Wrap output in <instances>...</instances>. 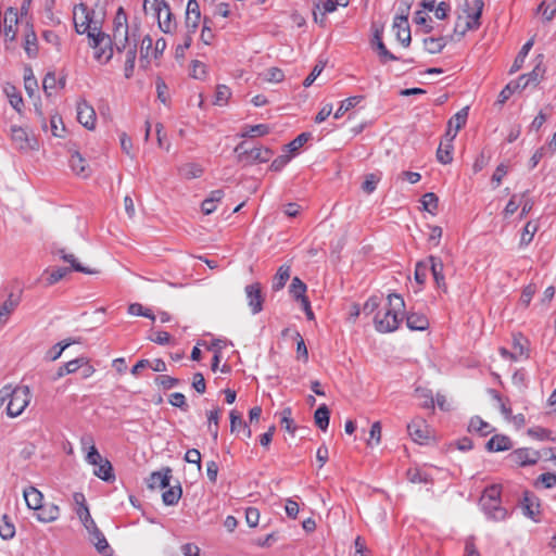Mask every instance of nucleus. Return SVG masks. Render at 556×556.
Here are the masks:
<instances>
[{
    "mask_svg": "<svg viewBox=\"0 0 556 556\" xmlns=\"http://www.w3.org/2000/svg\"><path fill=\"white\" fill-rule=\"evenodd\" d=\"M502 488L492 484L484 489L480 497V506L488 519L503 521L508 517V511L501 503Z\"/></svg>",
    "mask_w": 556,
    "mask_h": 556,
    "instance_id": "3",
    "label": "nucleus"
},
{
    "mask_svg": "<svg viewBox=\"0 0 556 556\" xmlns=\"http://www.w3.org/2000/svg\"><path fill=\"white\" fill-rule=\"evenodd\" d=\"M468 430L477 432L482 437H485L489 433H491L492 428L488 422L482 420L480 417L476 416L470 419Z\"/></svg>",
    "mask_w": 556,
    "mask_h": 556,
    "instance_id": "42",
    "label": "nucleus"
},
{
    "mask_svg": "<svg viewBox=\"0 0 556 556\" xmlns=\"http://www.w3.org/2000/svg\"><path fill=\"white\" fill-rule=\"evenodd\" d=\"M11 139L15 148L18 150H28L30 148L27 132L20 126L11 127Z\"/></svg>",
    "mask_w": 556,
    "mask_h": 556,
    "instance_id": "27",
    "label": "nucleus"
},
{
    "mask_svg": "<svg viewBox=\"0 0 556 556\" xmlns=\"http://www.w3.org/2000/svg\"><path fill=\"white\" fill-rule=\"evenodd\" d=\"M446 42L445 37H428L424 39L425 49L431 54L440 53L446 46Z\"/></svg>",
    "mask_w": 556,
    "mask_h": 556,
    "instance_id": "39",
    "label": "nucleus"
},
{
    "mask_svg": "<svg viewBox=\"0 0 556 556\" xmlns=\"http://www.w3.org/2000/svg\"><path fill=\"white\" fill-rule=\"evenodd\" d=\"M77 121L87 129L92 130L96 127L97 115L93 106L81 99L76 104Z\"/></svg>",
    "mask_w": 556,
    "mask_h": 556,
    "instance_id": "12",
    "label": "nucleus"
},
{
    "mask_svg": "<svg viewBox=\"0 0 556 556\" xmlns=\"http://www.w3.org/2000/svg\"><path fill=\"white\" fill-rule=\"evenodd\" d=\"M167 2L165 0H143V11L152 13L154 16L162 15V11L166 10Z\"/></svg>",
    "mask_w": 556,
    "mask_h": 556,
    "instance_id": "45",
    "label": "nucleus"
},
{
    "mask_svg": "<svg viewBox=\"0 0 556 556\" xmlns=\"http://www.w3.org/2000/svg\"><path fill=\"white\" fill-rule=\"evenodd\" d=\"M468 113H469L468 106L460 109L456 114H454L450 118V121L447 123L450 128H453L454 130L459 131L466 125V122L468 118Z\"/></svg>",
    "mask_w": 556,
    "mask_h": 556,
    "instance_id": "40",
    "label": "nucleus"
},
{
    "mask_svg": "<svg viewBox=\"0 0 556 556\" xmlns=\"http://www.w3.org/2000/svg\"><path fill=\"white\" fill-rule=\"evenodd\" d=\"M114 40L115 47L118 52L122 49H125L128 43V25H127V15L123 8L117 10L115 21H114Z\"/></svg>",
    "mask_w": 556,
    "mask_h": 556,
    "instance_id": "8",
    "label": "nucleus"
},
{
    "mask_svg": "<svg viewBox=\"0 0 556 556\" xmlns=\"http://www.w3.org/2000/svg\"><path fill=\"white\" fill-rule=\"evenodd\" d=\"M533 46V40H528L523 46L522 48L520 49V51L518 52L511 67H510V73H515L517 71H519L523 63H525V60L529 53V51L531 50Z\"/></svg>",
    "mask_w": 556,
    "mask_h": 556,
    "instance_id": "43",
    "label": "nucleus"
},
{
    "mask_svg": "<svg viewBox=\"0 0 556 556\" xmlns=\"http://www.w3.org/2000/svg\"><path fill=\"white\" fill-rule=\"evenodd\" d=\"M20 299L10 293L8 299L0 305V327H3L11 314L17 308Z\"/></svg>",
    "mask_w": 556,
    "mask_h": 556,
    "instance_id": "22",
    "label": "nucleus"
},
{
    "mask_svg": "<svg viewBox=\"0 0 556 556\" xmlns=\"http://www.w3.org/2000/svg\"><path fill=\"white\" fill-rule=\"evenodd\" d=\"M281 426L290 433H294L295 427L293 426L292 410L290 407H286L281 412Z\"/></svg>",
    "mask_w": 556,
    "mask_h": 556,
    "instance_id": "63",
    "label": "nucleus"
},
{
    "mask_svg": "<svg viewBox=\"0 0 556 556\" xmlns=\"http://www.w3.org/2000/svg\"><path fill=\"white\" fill-rule=\"evenodd\" d=\"M413 0H402L403 9L400 8L401 13L393 20V29L395 30L396 39L404 46L408 47L412 41L410 28L408 24V12Z\"/></svg>",
    "mask_w": 556,
    "mask_h": 556,
    "instance_id": "6",
    "label": "nucleus"
},
{
    "mask_svg": "<svg viewBox=\"0 0 556 556\" xmlns=\"http://www.w3.org/2000/svg\"><path fill=\"white\" fill-rule=\"evenodd\" d=\"M416 395L419 399H422L421 406L424 408H433L434 407V400L432 396V392L425 388H417L416 389Z\"/></svg>",
    "mask_w": 556,
    "mask_h": 556,
    "instance_id": "58",
    "label": "nucleus"
},
{
    "mask_svg": "<svg viewBox=\"0 0 556 556\" xmlns=\"http://www.w3.org/2000/svg\"><path fill=\"white\" fill-rule=\"evenodd\" d=\"M74 500L77 504H79V507L76 510V514L80 521L83 522L84 527L88 532L91 530H94L97 528V525L94 520L92 519L88 506L85 504V497L81 493H75Z\"/></svg>",
    "mask_w": 556,
    "mask_h": 556,
    "instance_id": "18",
    "label": "nucleus"
},
{
    "mask_svg": "<svg viewBox=\"0 0 556 556\" xmlns=\"http://www.w3.org/2000/svg\"><path fill=\"white\" fill-rule=\"evenodd\" d=\"M248 306L253 315H256L263 311L264 295L262 293V287L260 282L248 285L244 288Z\"/></svg>",
    "mask_w": 556,
    "mask_h": 556,
    "instance_id": "11",
    "label": "nucleus"
},
{
    "mask_svg": "<svg viewBox=\"0 0 556 556\" xmlns=\"http://www.w3.org/2000/svg\"><path fill=\"white\" fill-rule=\"evenodd\" d=\"M225 193L222 189L211 191L210 195L202 202L201 208L205 215H210L216 211L217 203L220 202Z\"/></svg>",
    "mask_w": 556,
    "mask_h": 556,
    "instance_id": "29",
    "label": "nucleus"
},
{
    "mask_svg": "<svg viewBox=\"0 0 556 556\" xmlns=\"http://www.w3.org/2000/svg\"><path fill=\"white\" fill-rule=\"evenodd\" d=\"M513 447L511 440L507 435L495 434L486 442L489 452H503Z\"/></svg>",
    "mask_w": 556,
    "mask_h": 556,
    "instance_id": "25",
    "label": "nucleus"
},
{
    "mask_svg": "<svg viewBox=\"0 0 556 556\" xmlns=\"http://www.w3.org/2000/svg\"><path fill=\"white\" fill-rule=\"evenodd\" d=\"M157 22L160 29L165 33L169 34L175 28L176 24L173 21V13L170 12V8L167 4L166 10L162 11V15H157Z\"/></svg>",
    "mask_w": 556,
    "mask_h": 556,
    "instance_id": "33",
    "label": "nucleus"
},
{
    "mask_svg": "<svg viewBox=\"0 0 556 556\" xmlns=\"http://www.w3.org/2000/svg\"><path fill=\"white\" fill-rule=\"evenodd\" d=\"M64 85L65 79H58L53 72L47 73L42 80V88L48 97L53 96L58 88H62Z\"/></svg>",
    "mask_w": 556,
    "mask_h": 556,
    "instance_id": "28",
    "label": "nucleus"
},
{
    "mask_svg": "<svg viewBox=\"0 0 556 556\" xmlns=\"http://www.w3.org/2000/svg\"><path fill=\"white\" fill-rule=\"evenodd\" d=\"M178 172L186 179H194L202 176L203 167L197 163H186L178 167Z\"/></svg>",
    "mask_w": 556,
    "mask_h": 556,
    "instance_id": "34",
    "label": "nucleus"
},
{
    "mask_svg": "<svg viewBox=\"0 0 556 556\" xmlns=\"http://www.w3.org/2000/svg\"><path fill=\"white\" fill-rule=\"evenodd\" d=\"M92 14H93V12H89L86 4L80 3L78 5H75L74 11H73V21H74L75 30L78 34H80V35L87 34V36H88L89 33L92 31V28H93V26H91V22H92L91 15Z\"/></svg>",
    "mask_w": 556,
    "mask_h": 556,
    "instance_id": "10",
    "label": "nucleus"
},
{
    "mask_svg": "<svg viewBox=\"0 0 556 556\" xmlns=\"http://www.w3.org/2000/svg\"><path fill=\"white\" fill-rule=\"evenodd\" d=\"M60 254V257L66 262V263H70L71 264V269L72 270H75V271H79V273H84V274H96L97 271L96 270H92L88 267H85L83 266L77 260L76 257L74 256V254H71V253H66L64 250H60L59 252Z\"/></svg>",
    "mask_w": 556,
    "mask_h": 556,
    "instance_id": "38",
    "label": "nucleus"
},
{
    "mask_svg": "<svg viewBox=\"0 0 556 556\" xmlns=\"http://www.w3.org/2000/svg\"><path fill=\"white\" fill-rule=\"evenodd\" d=\"M50 127L51 132L54 137H63V132L65 131V127L62 121V117L59 115H53L50 118Z\"/></svg>",
    "mask_w": 556,
    "mask_h": 556,
    "instance_id": "62",
    "label": "nucleus"
},
{
    "mask_svg": "<svg viewBox=\"0 0 556 556\" xmlns=\"http://www.w3.org/2000/svg\"><path fill=\"white\" fill-rule=\"evenodd\" d=\"M427 261L429 265V270L432 274L437 288L441 289L443 292H446L447 286L444 276V264L442 260L438 256L430 255L427 258Z\"/></svg>",
    "mask_w": 556,
    "mask_h": 556,
    "instance_id": "13",
    "label": "nucleus"
},
{
    "mask_svg": "<svg viewBox=\"0 0 556 556\" xmlns=\"http://www.w3.org/2000/svg\"><path fill=\"white\" fill-rule=\"evenodd\" d=\"M406 326L414 331H424L428 329L429 320L426 315L412 312L406 316Z\"/></svg>",
    "mask_w": 556,
    "mask_h": 556,
    "instance_id": "26",
    "label": "nucleus"
},
{
    "mask_svg": "<svg viewBox=\"0 0 556 556\" xmlns=\"http://www.w3.org/2000/svg\"><path fill=\"white\" fill-rule=\"evenodd\" d=\"M538 231V225L533 222H528L526 226L523 227L521 238H520V245L526 247L528 245L532 240Z\"/></svg>",
    "mask_w": 556,
    "mask_h": 556,
    "instance_id": "55",
    "label": "nucleus"
},
{
    "mask_svg": "<svg viewBox=\"0 0 556 556\" xmlns=\"http://www.w3.org/2000/svg\"><path fill=\"white\" fill-rule=\"evenodd\" d=\"M404 308V299L397 293H390L388 295L387 306L374 317L375 329L381 333L395 331L403 319L402 314Z\"/></svg>",
    "mask_w": 556,
    "mask_h": 556,
    "instance_id": "1",
    "label": "nucleus"
},
{
    "mask_svg": "<svg viewBox=\"0 0 556 556\" xmlns=\"http://www.w3.org/2000/svg\"><path fill=\"white\" fill-rule=\"evenodd\" d=\"M86 363V357H77L75 359H72L65 363L62 367H60L58 375L61 377L65 374H74Z\"/></svg>",
    "mask_w": 556,
    "mask_h": 556,
    "instance_id": "50",
    "label": "nucleus"
},
{
    "mask_svg": "<svg viewBox=\"0 0 556 556\" xmlns=\"http://www.w3.org/2000/svg\"><path fill=\"white\" fill-rule=\"evenodd\" d=\"M231 96L230 89L226 85H218L215 93V104H225Z\"/></svg>",
    "mask_w": 556,
    "mask_h": 556,
    "instance_id": "64",
    "label": "nucleus"
},
{
    "mask_svg": "<svg viewBox=\"0 0 556 556\" xmlns=\"http://www.w3.org/2000/svg\"><path fill=\"white\" fill-rule=\"evenodd\" d=\"M172 478V469L169 467L162 468L159 471H154L148 479L149 488L151 489H164L169 485Z\"/></svg>",
    "mask_w": 556,
    "mask_h": 556,
    "instance_id": "20",
    "label": "nucleus"
},
{
    "mask_svg": "<svg viewBox=\"0 0 556 556\" xmlns=\"http://www.w3.org/2000/svg\"><path fill=\"white\" fill-rule=\"evenodd\" d=\"M421 204L425 211L435 215L439 204V198L433 192H428L422 195Z\"/></svg>",
    "mask_w": 556,
    "mask_h": 556,
    "instance_id": "52",
    "label": "nucleus"
},
{
    "mask_svg": "<svg viewBox=\"0 0 556 556\" xmlns=\"http://www.w3.org/2000/svg\"><path fill=\"white\" fill-rule=\"evenodd\" d=\"M362 100H363L362 96L350 97V98L343 100L341 102L340 106L338 108V110L334 112L333 117L336 119L341 118L349 110L354 108Z\"/></svg>",
    "mask_w": 556,
    "mask_h": 556,
    "instance_id": "46",
    "label": "nucleus"
},
{
    "mask_svg": "<svg viewBox=\"0 0 556 556\" xmlns=\"http://www.w3.org/2000/svg\"><path fill=\"white\" fill-rule=\"evenodd\" d=\"M428 270H429V265H428L427 260L418 262L415 267L416 282H418L419 285H424L427 279Z\"/></svg>",
    "mask_w": 556,
    "mask_h": 556,
    "instance_id": "57",
    "label": "nucleus"
},
{
    "mask_svg": "<svg viewBox=\"0 0 556 556\" xmlns=\"http://www.w3.org/2000/svg\"><path fill=\"white\" fill-rule=\"evenodd\" d=\"M15 535V526L8 515H3L0 520V536L3 540H11Z\"/></svg>",
    "mask_w": 556,
    "mask_h": 556,
    "instance_id": "47",
    "label": "nucleus"
},
{
    "mask_svg": "<svg viewBox=\"0 0 556 556\" xmlns=\"http://www.w3.org/2000/svg\"><path fill=\"white\" fill-rule=\"evenodd\" d=\"M89 533L90 541L94 544L96 548L103 553L109 548V543L104 536V534L97 527L94 530H91Z\"/></svg>",
    "mask_w": 556,
    "mask_h": 556,
    "instance_id": "49",
    "label": "nucleus"
},
{
    "mask_svg": "<svg viewBox=\"0 0 556 556\" xmlns=\"http://www.w3.org/2000/svg\"><path fill=\"white\" fill-rule=\"evenodd\" d=\"M407 431L414 442L418 444H425L429 439V430L424 419H413L407 425Z\"/></svg>",
    "mask_w": 556,
    "mask_h": 556,
    "instance_id": "14",
    "label": "nucleus"
},
{
    "mask_svg": "<svg viewBox=\"0 0 556 556\" xmlns=\"http://www.w3.org/2000/svg\"><path fill=\"white\" fill-rule=\"evenodd\" d=\"M168 403L175 407L180 408L182 412H187L189 409L186 396L180 392L172 393L168 397Z\"/></svg>",
    "mask_w": 556,
    "mask_h": 556,
    "instance_id": "59",
    "label": "nucleus"
},
{
    "mask_svg": "<svg viewBox=\"0 0 556 556\" xmlns=\"http://www.w3.org/2000/svg\"><path fill=\"white\" fill-rule=\"evenodd\" d=\"M186 24L187 27H191L192 31H194L200 23L201 11L200 4L197 0H189L187 3V12H186Z\"/></svg>",
    "mask_w": 556,
    "mask_h": 556,
    "instance_id": "23",
    "label": "nucleus"
},
{
    "mask_svg": "<svg viewBox=\"0 0 556 556\" xmlns=\"http://www.w3.org/2000/svg\"><path fill=\"white\" fill-rule=\"evenodd\" d=\"M229 418H230V431L231 432H235L239 428H242L243 430H245L247 437L248 438L251 437V430L248 427V425L243 421V419L239 413H237L236 410H231L229 414Z\"/></svg>",
    "mask_w": 556,
    "mask_h": 556,
    "instance_id": "51",
    "label": "nucleus"
},
{
    "mask_svg": "<svg viewBox=\"0 0 556 556\" xmlns=\"http://www.w3.org/2000/svg\"><path fill=\"white\" fill-rule=\"evenodd\" d=\"M18 23V12L16 9L9 8L3 17V35L7 41H13L16 37V26Z\"/></svg>",
    "mask_w": 556,
    "mask_h": 556,
    "instance_id": "17",
    "label": "nucleus"
},
{
    "mask_svg": "<svg viewBox=\"0 0 556 556\" xmlns=\"http://www.w3.org/2000/svg\"><path fill=\"white\" fill-rule=\"evenodd\" d=\"M128 313L134 316H143V317L150 318L151 320L155 319L154 314L150 309L144 308L139 303L130 304L128 307Z\"/></svg>",
    "mask_w": 556,
    "mask_h": 556,
    "instance_id": "60",
    "label": "nucleus"
},
{
    "mask_svg": "<svg viewBox=\"0 0 556 556\" xmlns=\"http://www.w3.org/2000/svg\"><path fill=\"white\" fill-rule=\"evenodd\" d=\"M68 164L71 169L76 175L81 176L84 178L90 175V168L88 166V163L78 151H73L71 153Z\"/></svg>",
    "mask_w": 556,
    "mask_h": 556,
    "instance_id": "21",
    "label": "nucleus"
},
{
    "mask_svg": "<svg viewBox=\"0 0 556 556\" xmlns=\"http://www.w3.org/2000/svg\"><path fill=\"white\" fill-rule=\"evenodd\" d=\"M306 285L298 277H294L290 285V293L296 300H302V298H306Z\"/></svg>",
    "mask_w": 556,
    "mask_h": 556,
    "instance_id": "56",
    "label": "nucleus"
},
{
    "mask_svg": "<svg viewBox=\"0 0 556 556\" xmlns=\"http://www.w3.org/2000/svg\"><path fill=\"white\" fill-rule=\"evenodd\" d=\"M36 519L43 523H50L60 518V507L53 503H42L36 510Z\"/></svg>",
    "mask_w": 556,
    "mask_h": 556,
    "instance_id": "19",
    "label": "nucleus"
},
{
    "mask_svg": "<svg viewBox=\"0 0 556 556\" xmlns=\"http://www.w3.org/2000/svg\"><path fill=\"white\" fill-rule=\"evenodd\" d=\"M155 383L164 390H169L178 386L179 379L167 375H161L155 378Z\"/></svg>",
    "mask_w": 556,
    "mask_h": 556,
    "instance_id": "61",
    "label": "nucleus"
},
{
    "mask_svg": "<svg viewBox=\"0 0 556 556\" xmlns=\"http://www.w3.org/2000/svg\"><path fill=\"white\" fill-rule=\"evenodd\" d=\"M80 444L83 451L86 452L85 459L89 465L98 466V464L104 459L96 447L92 435H83L80 439Z\"/></svg>",
    "mask_w": 556,
    "mask_h": 556,
    "instance_id": "16",
    "label": "nucleus"
},
{
    "mask_svg": "<svg viewBox=\"0 0 556 556\" xmlns=\"http://www.w3.org/2000/svg\"><path fill=\"white\" fill-rule=\"evenodd\" d=\"M89 46L93 49V58L100 64H106L113 56V41L99 27L93 26L88 35Z\"/></svg>",
    "mask_w": 556,
    "mask_h": 556,
    "instance_id": "4",
    "label": "nucleus"
},
{
    "mask_svg": "<svg viewBox=\"0 0 556 556\" xmlns=\"http://www.w3.org/2000/svg\"><path fill=\"white\" fill-rule=\"evenodd\" d=\"M269 132V126L266 124H257L252 126H247L244 131L241 134V137H260L265 136Z\"/></svg>",
    "mask_w": 556,
    "mask_h": 556,
    "instance_id": "53",
    "label": "nucleus"
},
{
    "mask_svg": "<svg viewBox=\"0 0 556 556\" xmlns=\"http://www.w3.org/2000/svg\"><path fill=\"white\" fill-rule=\"evenodd\" d=\"M237 161L242 166H251L257 163H266L273 156V151L265 147H254L247 149L244 142H240L235 148Z\"/></svg>",
    "mask_w": 556,
    "mask_h": 556,
    "instance_id": "5",
    "label": "nucleus"
},
{
    "mask_svg": "<svg viewBox=\"0 0 556 556\" xmlns=\"http://www.w3.org/2000/svg\"><path fill=\"white\" fill-rule=\"evenodd\" d=\"M31 399L29 387L10 384L4 386L0 390V402L1 405L7 403V414L10 417L20 416L25 408L28 406Z\"/></svg>",
    "mask_w": 556,
    "mask_h": 556,
    "instance_id": "2",
    "label": "nucleus"
},
{
    "mask_svg": "<svg viewBox=\"0 0 556 556\" xmlns=\"http://www.w3.org/2000/svg\"><path fill=\"white\" fill-rule=\"evenodd\" d=\"M24 50L28 58L34 59L38 55V40L34 29L30 27L24 37Z\"/></svg>",
    "mask_w": 556,
    "mask_h": 556,
    "instance_id": "32",
    "label": "nucleus"
},
{
    "mask_svg": "<svg viewBox=\"0 0 556 556\" xmlns=\"http://www.w3.org/2000/svg\"><path fill=\"white\" fill-rule=\"evenodd\" d=\"M375 39L377 41L376 46H377V51H378V54H379V58H380V61L382 63H387L389 61H396L399 60V58L396 55H394L393 53H391L386 45L383 43L380 35L378 31H376L375 34Z\"/></svg>",
    "mask_w": 556,
    "mask_h": 556,
    "instance_id": "44",
    "label": "nucleus"
},
{
    "mask_svg": "<svg viewBox=\"0 0 556 556\" xmlns=\"http://www.w3.org/2000/svg\"><path fill=\"white\" fill-rule=\"evenodd\" d=\"M181 494L182 490L180 485L170 486L162 495L163 503L168 506L176 505L180 500Z\"/></svg>",
    "mask_w": 556,
    "mask_h": 556,
    "instance_id": "48",
    "label": "nucleus"
},
{
    "mask_svg": "<svg viewBox=\"0 0 556 556\" xmlns=\"http://www.w3.org/2000/svg\"><path fill=\"white\" fill-rule=\"evenodd\" d=\"M509 457L516 465L525 467L536 464L540 459V454L534 450L523 447L515 450Z\"/></svg>",
    "mask_w": 556,
    "mask_h": 556,
    "instance_id": "15",
    "label": "nucleus"
},
{
    "mask_svg": "<svg viewBox=\"0 0 556 556\" xmlns=\"http://www.w3.org/2000/svg\"><path fill=\"white\" fill-rule=\"evenodd\" d=\"M520 507L522 509V514L531 519L534 522H541L542 520V511H541V503L536 495H534L530 491H525L522 494V500L520 502Z\"/></svg>",
    "mask_w": 556,
    "mask_h": 556,
    "instance_id": "9",
    "label": "nucleus"
},
{
    "mask_svg": "<svg viewBox=\"0 0 556 556\" xmlns=\"http://www.w3.org/2000/svg\"><path fill=\"white\" fill-rule=\"evenodd\" d=\"M124 50H126L125 68H124L125 77L130 78L132 76L134 70H135V63H136V58H137V45L136 43L129 45V42H128Z\"/></svg>",
    "mask_w": 556,
    "mask_h": 556,
    "instance_id": "31",
    "label": "nucleus"
},
{
    "mask_svg": "<svg viewBox=\"0 0 556 556\" xmlns=\"http://www.w3.org/2000/svg\"><path fill=\"white\" fill-rule=\"evenodd\" d=\"M484 2L482 0H473L472 3L466 1L464 13L466 14V21L464 27L460 30V37L469 30H476L480 27V18L483 12Z\"/></svg>",
    "mask_w": 556,
    "mask_h": 556,
    "instance_id": "7",
    "label": "nucleus"
},
{
    "mask_svg": "<svg viewBox=\"0 0 556 556\" xmlns=\"http://www.w3.org/2000/svg\"><path fill=\"white\" fill-rule=\"evenodd\" d=\"M93 475L105 482L115 480L113 466L109 459H103L98 466H94Z\"/></svg>",
    "mask_w": 556,
    "mask_h": 556,
    "instance_id": "30",
    "label": "nucleus"
},
{
    "mask_svg": "<svg viewBox=\"0 0 556 556\" xmlns=\"http://www.w3.org/2000/svg\"><path fill=\"white\" fill-rule=\"evenodd\" d=\"M526 340H523V338L521 336L519 337H514V342H513V352H514V356H513V362H518V361H521L523 358H528V349L526 348Z\"/></svg>",
    "mask_w": 556,
    "mask_h": 556,
    "instance_id": "41",
    "label": "nucleus"
},
{
    "mask_svg": "<svg viewBox=\"0 0 556 556\" xmlns=\"http://www.w3.org/2000/svg\"><path fill=\"white\" fill-rule=\"evenodd\" d=\"M330 410L326 404H321L314 414V420L316 426L321 430L326 431L329 426Z\"/></svg>",
    "mask_w": 556,
    "mask_h": 556,
    "instance_id": "35",
    "label": "nucleus"
},
{
    "mask_svg": "<svg viewBox=\"0 0 556 556\" xmlns=\"http://www.w3.org/2000/svg\"><path fill=\"white\" fill-rule=\"evenodd\" d=\"M453 143L441 141L437 150V159L441 164H450L453 161Z\"/></svg>",
    "mask_w": 556,
    "mask_h": 556,
    "instance_id": "36",
    "label": "nucleus"
},
{
    "mask_svg": "<svg viewBox=\"0 0 556 556\" xmlns=\"http://www.w3.org/2000/svg\"><path fill=\"white\" fill-rule=\"evenodd\" d=\"M23 495L27 507L31 510H36L43 503V494L33 485L25 488Z\"/></svg>",
    "mask_w": 556,
    "mask_h": 556,
    "instance_id": "24",
    "label": "nucleus"
},
{
    "mask_svg": "<svg viewBox=\"0 0 556 556\" xmlns=\"http://www.w3.org/2000/svg\"><path fill=\"white\" fill-rule=\"evenodd\" d=\"M290 278V266L281 265L273 279V290H281Z\"/></svg>",
    "mask_w": 556,
    "mask_h": 556,
    "instance_id": "37",
    "label": "nucleus"
},
{
    "mask_svg": "<svg viewBox=\"0 0 556 556\" xmlns=\"http://www.w3.org/2000/svg\"><path fill=\"white\" fill-rule=\"evenodd\" d=\"M312 138L311 132H302L289 142L286 148L290 153L298 152L309 139Z\"/></svg>",
    "mask_w": 556,
    "mask_h": 556,
    "instance_id": "54",
    "label": "nucleus"
}]
</instances>
